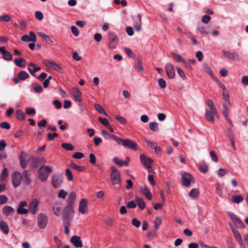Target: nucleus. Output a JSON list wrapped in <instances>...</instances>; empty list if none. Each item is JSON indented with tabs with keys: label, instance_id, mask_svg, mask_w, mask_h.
<instances>
[{
	"label": "nucleus",
	"instance_id": "1",
	"mask_svg": "<svg viewBox=\"0 0 248 248\" xmlns=\"http://www.w3.org/2000/svg\"><path fill=\"white\" fill-rule=\"evenodd\" d=\"M52 172V169L51 167L43 166L38 170V175L39 179L43 182L46 181L49 174Z\"/></svg>",
	"mask_w": 248,
	"mask_h": 248
},
{
	"label": "nucleus",
	"instance_id": "2",
	"mask_svg": "<svg viewBox=\"0 0 248 248\" xmlns=\"http://www.w3.org/2000/svg\"><path fill=\"white\" fill-rule=\"evenodd\" d=\"M140 160L141 164L148 170L149 172H154L152 167L154 160L151 158L147 157L144 154H141L140 155Z\"/></svg>",
	"mask_w": 248,
	"mask_h": 248
},
{
	"label": "nucleus",
	"instance_id": "3",
	"mask_svg": "<svg viewBox=\"0 0 248 248\" xmlns=\"http://www.w3.org/2000/svg\"><path fill=\"white\" fill-rule=\"evenodd\" d=\"M111 172L110 174V179L112 183L116 185L121 182V176L120 172L114 167L110 168Z\"/></svg>",
	"mask_w": 248,
	"mask_h": 248
},
{
	"label": "nucleus",
	"instance_id": "4",
	"mask_svg": "<svg viewBox=\"0 0 248 248\" xmlns=\"http://www.w3.org/2000/svg\"><path fill=\"white\" fill-rule=\"evenodd\" d=\"M230 227L232 232L234 236H235L236 241L238 243V244L240 245L241 248H245V245L243 241V240L241 237V235L240 234L239 231L235 229L234 227L233 226V225L231 224H229Z\"/></svg>",
	"mask_w": 248,
	"mask_h": 248
},
{
	"label": "nucleus",
	"instance_id": "5",
	"mask_svg": "<svg viewBox=\"0 0 248 248\" xmlns=\"http://www.w3.org/2000/svg\"><path fill=\"white\" fill-rule=\"evenodd\" d=\"M48 222V217L43 214H39L37 216L38 227L41 229H45Z\"/></svg>",
	"mask_w": 248,
	"mask_h": 248
},
{
	"label": "nucleus",
	"instance_id": "6",
	"mask_svg": "<svg viewBox=\"0 0 248 248\" xmlns=\"http://www.w3.org/2000/svg\"><path fill=\"white\" fill-rule=\"evenodd\" d=\"M43 62L48 70L53 69L58 72H60L62 70L61 66L54 61L44 60Z\"/></svg>",
	"mask_w": 248,
	"mask_h": 248
},
{
	"label": "nucleus",
	"instance_id": "7",
	"mask_svg": "<svg viewBox=\"0 0 248 248\" xmlns=\"http://www.w3.org/2000/svg\"><path fill=\"white\" fill-rule=\"evenodd\" d=\"M88 201L86 199H82L79 202L78 211L82 215L87 213L88 210Z\"/></svg>",
	"mask_w": 248,
	"mask_h": 248
},
{
	"label": "nucleus",
	"instance_id": "8",
	"mask_svg": "<svg viewBox=\"0 0 248 248\" xmlns=\"http://www.w3.org/2000/svg\"><path fill=\"white\" fill-rule=\"evenodd\" d=\"M39 202L37 199H33L29 205L28 210L31 214H36L39 211Z\"/></svg>",
	"mask_w": 248,
	"mask_h": 248
},
{
	"label": "nucleus",
	"instance_id": "9",
	"mask_svg": "<svg viewBox=\"0 0 248 248\" xmlns=\"http://www.w3.org/2000/svg\"><path fill=\"white\" fill-rule=\"evenodd\" d=\"M193 181V178L189 173L184 172L182 174L181 182L183 186H189Z\"/></svg>",
	"mask_w": 248,
	"mask_h": 248
},
{
	"label": "nucleus",
	"instance_id": "10",
	"mask_svg": "<svg viewBox=\"0 0 248 248\" xmlns=\"http://www.w3.org/2000/svg\"><path fill=\"white\" fill-rule=\"evenodd\" d=\"M74 212L73 205L67 204L62 212V216L63 219L66 220L69 219L70 216L73 214Z\"/></svg>",
	"mask_w": 248,
	"mask_h": 248
},
{
	"label": "nucleus",
	"instance_id": "11",
	"mask_svg": "<svg viewBox=\"0 0 248 248\" xmlns=\"http://www.w3.org/2000/svg\"><path fill=\"white\" fill-rule=\"evenodd\" d=\"M227 214L237 227L245 228V225L244 223L239 218H238L235 215L230 212H228Z\"/></svg>",
	"mask_w": 248,
	"mask_h": 248
},
{
	"label": "nucleus",
	"instance_id": "12",
	"mask_svg": "<svg viewBox=\"0 0 248 248\" xmlns=\"http://www.w3.org/2000/svg\"><path fill=\"white\" fill-rule=\"evenodd\" d=\"M165 68L168 77L170 79L173 78L175 76V71L173 65L170 63H167L165 65Z\"/></svg>",
	"mask_w": 248,
	"mask_h": 248
},
{
	"label": "nucleus",
	"instance_id": "13",
	"mask_svg": "<svg viewBox=\"0 0 248 248\" xmlns=\"http://www.w3.org/2000/svg\"><path fill=\"white\" fill-rule=\"evenodd\" d=\"M22 175L18 171H15L12 175V183L15 187L18 186L21 182Z\"/></svg>",
	"mask_w": 248,
	"mask_h": 248
},
{
	"label": "nucleus",
	"instance_id": "14",
	"mask_svg": "<svg viewBox=\"0 0 248 248\" xmlns=\"http://www.w3.org/2000/svg\"><path fill=\"white\" fill-rule=\"evenodd\" d=\"M121 144L124 147L134 151H137L138 150L137 143L135 141L131 140L128 139L123 140Z\"/></svg>",
	"mask_w": 248,
	"mask_h": 248
},
{
	"label": "nucleus",
	"instance_id": "15",
	"mask_svg": "<svg viewBox=\"0 0 248 248\" xmlns=\"http://www.w3.org/2000/svg\"><path fill=\"white\" fill-rule=\"evenodd\" d=\"M70 93L74 96L76 101L80 103L82 101V94L80 90L76 87L70 90Z\"/></svg>",
	"mask_w": 248,
	"mask_h": 248
},
{
	"label": "nucleus",
	"instance_id": "16",
	"mask_svg": "<svg viewBox=\"0 0 248 248\" xmlns=\"http://www.w3.org/2000/svg\"><path fill=\"white\" fill-rule=\"evenodd\" d=\"M217 111L216 108H210V109H206L205 117L206 119L211 122L214 120V116L217 115Z\"/></svg>",
	"mask_w": 248,
	"mask_h": 248
},
{
	"label": "nucleus",
	"instance_id": "17",
	"mask_svg": "<svg viewBox=\"0 0 248 248\" xmlns=\"http://www.w3.org/2000/svg\"><path fill=\"white\" fill-rule=\"evenodd\" d=\"M27 205V202L25 201H21L17 209V213L20 215H26L29 212V210L24 208Z\"/></svg>",
	"mask_w": 248,
	"mask_h": 248
},
{
	"label": "nucleus",
	"instance_id": "18",
	"mask_svg": "<svg viewBox=\"0 0 248 248\" xmlns=\"http://www.w3.org/2000/svg\"><path fill=\"white\" fill-rule=\"evenodd\" d=\"M29 34L30 35L26 34L22 36L21 37V40L25 42H35L36 41V36L35 33L32 31H31Z\"/></svg>",
	"mask_w": 248,
	"mask_h": 248
},
{
	"label": "nucleus",
	"instance_id": "19",
	"mask_svg": "<svg viewBox=\"0 0 248 248\" xmlns=\"http://www.w3.org/2000/svg\"><path fill=\"white\" fill-rule=\"evenodd\" d=\"M222 53L225 57L230 60L233 61L239 60V55L235 53L230 52L226 50H223Z\"/></svg>",
	"mask_w": 248,
	"mask_h": 248
},
{
	"label": "nucleus",
	"instance_id": "20",
	"mask_svg": "<svg viewBox=\"0 0 248 248\" xmlns=\"http://www.w3.org/2000/svg\"><path fill=\"white\" fill-rule=\"evenodd\" d=\"M70 242L76 248H81L83 246V244L80 237L78 236L75 235L71 237Z\"/></svg>",
	"mask_w": 248,
	"mask_h": 248
},
{
	"label": "nucleus",
	"instance_id": "21",
	"mask_svg": "<svg viewBox=\"0 0 248 248\" xmlns=\"http://www.w3.org/2000/svg\"><path fill=\"white\" fill-rule=\"evenodd\" d=\"M0 53L2 55L3 58L7 61L12 60L13 57L10 53L6 51L5 47L1 46L0 47Z\"/></svg>",
	"mask_w": 248,
	"mask_h": 248
},
{
	"label": "nucleus",
	"instance_id": "22",
	"mask_svg": "<svg viewBox=\"0 0 248 248\" xmlns=\"http://www.w3.org/2000/svg\"><path fill=\"white\" fill-rule=\"evenodd\" d=\"M62 182V178L55 175L52 177V183L53 186L55 188H58L61 186Z\"/></svg>",
	"mask_w": 248,
	"mask_h": 248
},
{
	"label": "nucleus",
	"instance_id": "23",
	"mask_svg": "<svg viewBox=\"0 0 248 248\" xmlns=\"http://www.w3.org/2000/svg\"><path fill=\"white\" fill-rule=\"evenodd\" d=\"M140 190L142 192H143L145 196V197L148 200H151L152 199V193L149 190V189L146 186H141L140 187Z\"/></svg>",
	"mask_w": 248,
	"mask_h": 248
},
{
	"label": "nucleus",
	"instance_id": "24",
	"mask_svg": "<svg viewBox=\"0 0 248 248\" xmlns=\"http://www.w3.org/2000/svg\"><path fill=\"white\" fill-rule=\"evenodd\" d=\"M0 229L5 234H8L9 232L8 225L5 221H0Z\"/></svg>",
	"mask_w": 248,
	"mask_h": 248
},
{
	"label": "nucleus",
	"instance_id": "25",
	"mask_svg": "<svg viewBox=\"0 0 248 248\" xmlns=\"http://www.w3.org/2000/svg\"><path fill=\"white\" fill-rule=\"evenodd\" d=\"M2 211L4 215L9 216L15 212V209L10 206L6 205L3 207Z\"/></svg>",
	"mask_w": 248,
	"mask_h": 248
},
{
	"label": "nucleus",
	"instance_id": "26",
	"mask_svg": "<svg viewBox=\"0 0 248 248\" xmlns=\"http://www.w3.org/2000/svg\"><path fill=\"white\" fill-rule=\"evenodd\" d=\"M171 55L173 57V58L177 62H182L183 63H184L186 66H187L188 64L187 62L181 55L174 53H171Z\"/></svg>",
	"mask_w": 248,
	"mask_h": 248
},
{
	"label": "nucleus",
	"instance_id": "27",
	"mask_svg": "<svg viewBox=\"0 0 248 248\" xmlns=\"http://www.w3.org/2000/svg\"><path fill=\"white\" fill-rule=\"evenodd\" d=\"M154 229L155 230H158L160 226L162 223V218L160 216L157 217L155 218L154 221Z\"/></svg>",
	"mask_w": 248,
	"mask_h": 248
},
{
	"label": "nucleus",
	"instance_id": "28",
	"mask_svg": "<svg viewBox=\"0 0 248 248\" xmlns=\"http://www.w3.org/2000/svg\"><path fill=\"white\" fill-rule=\"evenodd\" d=\"M203 68L205 71L214 80H217V78L214 76L213 71L209 66L207 64H203Z\"/></svg>",
	"mask_w": 248,
	"mask_h": 248
},
{
	"label": "nucleus",
	"instance_id": "29",
	"mask_svg": "<svg viewBox=\"0 0 248 248\" xmlns=\"http://www.w3.org/2000/svg\"><path fill=\"white\" fill-rule=\"evenodd\" d=\"M76 193L75 192H71L67 198V204L73 205L76 199Z\"/></svg>",
	"mask_w": 248,
	"mask_h": 248
},
{
	"label": "nucleus",
	"instance_id": "30",
	"mask_svg": "<svg viewBox=\"0 0 248 248\" xmlns=\"http://www.w3.org/2000/svg\"><path fill=\"white\" fill-rule=\"evenodd\" d=\"M135 202L138 204V206L141 210H143L145 207V203L144 201L138 197H136L135 198Z\"/></svg>",
	"mask_w": 248,
	"mask_h": 248
},
{
	"label": "nucleus",
	"instance_id": "31",
	"mask_svg": "<svg viewBox=\"0 0 248 248\" xmlns=\"http://www.w3.org/2000/svg\"><path fill=\"white\" fill-rule=\"evenodd\" d=\"M15 64L19 67H25L26 66V61L22 58H17L15 60Z\"/></svg>",
	"mask_w": 248,
	"mask_h": 248
},
{
	"label": "nucleus",
	"instance_id": "32",
	"mask_svg": "<svg viewBox=\"0 0 248 248\" xmlns=\"http://www.w3.org/2000/svg\"><path fill=\"white\" fill-rule=\"evenodd\" d=\"M118 42V38L116 35L114 33L109 34V43L113 46L117 45Z\"/></svg>",
	"mask_w": 248,
	"mask_h": 248
},
{
	"label": "nucleus",
	"instance_id": "33",
	"mask_svg": "<svg viewBox=\"0 0 248 248\" xmlns=\"http://www.w3.org/2000/svg\"><path fill=\"white\" fill-rule=\"evenodd\" d=\"M39 35L45 41L50 43H53L54 40L47 34L44 32H39Z\"/></svg>",
	"mask_w": 248,
	"mask_h": 248
},
{
	"label": "nucleus",
	"instance_id": "34",
	"mask_svg": "<svg viewBox=\"0 0 248 248\" xmlns=\"http://www.w3.org/2000/svg\"><path fill=\"white\" fill-rule=\"evenodd\" d=\"M29 65L32 66L33 68V70H32L31 68H28V70L30 72V73L33 76H35L33 73H35L41 69L40 67L36 66L35 64L33 63H30Z\"/></svg>",
	"mask_w": 248,
	"mask_h": 248
},
{
	"label": "nucleus",
	"instance_id": "35",
	"mask_svg": "<svg viewBox=\"0 0 248 248\" xmlns=\"http://www.w3.org/2000/svg\"><path fill=\"white\" fill-rule=\"evenodd\" d=\"M222 113L225 116L226 120L230 124H232V122L229 118V112L227 109V105L226 104H224L223 106Z\"/></svg>",
	"mask_w": 248,
	"mask_h": 248
},
{
	"label": "nucleus",
	"instance_id": "36",
	"mask_svg": "<svg viewBox=\"0 0 248 248\" xmlns=\"http://www.w3.org/2000/svg\"><path fill=\"white\" fill-rule=\"evenodd\" d=\"M136 21L137 22V24L134 25V28L135 30L139 31L141 29V16L140 15H138V16L136 18Z\"/></svg>",
	"mask_w": 248,
	"mask_h": 248
},
{
	"label": "nucleus",
	"instance_id": "37",
	"mask_svg": "<svg viewBox=\"0 0 248 248\" xmlns=\"http://www.w3.org/2000/svg\"><path fill=\"white\" fill-rule=\"evenodd\" d=\"M70 166L74 169L78 171H83L85 170V167L84 166H80L77 165L75 163L72 162L70 163Z\"/></svg>",
	"mask_w": 248,
	"mask_h": 248
},
{
	"label": "nucleus",
	"instance_id": "38",
	"mask_svg": "<svg viewBox=\"0 0 248 248\" xmlns=\"http://www.w3.org/2000/svg\"><path fill=\"white\" fill-rule=\"evenodd\" d=\"M243 198L240 195H235V196H233L232 197V202L237 204H239L240 202H241L243 201Z\"/></svg>",
	"mask_w": 248,
	"mask_h": 248
},
{
	"label": "nucleus",
	"instance_id": "39",
	"mask_svg": "<svg viewBox=\"0 0 248 248\" xmlns=\"http://www.w3.org/2000/svg\"><path fill=\"white\" fill-rule=\"evenodd\" d=\"M16 117L17 119L20 120H24L25 119V114L22 110L20 109L16 110Z\"/></svg>",
	"mask_w": 248,
	"mask_h": 248
},
{
	"label": "nucleus",
	"instance_id": "40",
	"mask_svg": "<svg viewBox=\"0 0 248 248\" xmlns=\"http://www.w3.org/2000/svg\"><path fill=\"white\" fill-rule=\"evenodd\" d=\"M94 108L96 109V110L98 111L100 113L104 114L106 116H108V114L105 111V109L99 104H95Z\"/></svg>",
	"mask_w": 248,
	"mask_h": 248
},
{
	"label": "nucleus",
	"instance_id": "41",
	"mask_svg": "<svg viewBox=\"0 0 248 248\" xmlns=\"http://www.w3.org/2000/svg\"><path fill=\"white\" fill-rule=\"evenodd\" d=\"M18 77L21 80H25L29 77V76L26 72L21 71L18 74Z\"/></svg>",
	"mask_w": 248,
	"mask_h": 248
},
{
	"label": "nucleus",
	"instance_id": "42",
	"mask_svg": "<svg viewBox=\"0 0 248 248\" xmlns=\"http://www.w3.org/2000/svg\"><path fill=\"white\" fill-rule=\"evenodd\" d=\"M198 31L201 33L209 34L210 31H208L206 28L203 26L199 25L197 28Z\"/></svg>",
	"mask_w": 248,
	"mask_h": 248
},
{
	"label": "nucleus",
	"instance_id": "43",
	"mask_svg": "<svg viewBox=\"0 0 248 248\" xmlns=\"http://www.w3.org/2000/svg\"><path fill=\"white\" fill-rule=\"evenodd\" d=\"M62 147L67 151H73L74 149L73 145L68 143H62Z\"/></svg>",
	"mask_w": 248,
	"mask_h": 248
},
{
	"label": "nucleus",
	"instance_id": "44",
	"mask_svg": "<svg viewBox=\"0 0 248 248\" xmlns=\"http://www.w3.org/2000/svg\"><path fill=\"white\" fill-rule=\"evenodd\" d=\"M8 176V171L7 168H4L3 170L0 174V180L1 181H5L6 178Z\"/></svg>",
	"mask_w": 248,
	"mask_h": 248
},
{
	"label": "nucleus",
	"instance_id": "45",
	"mask_svg": "<svg viewBox=\"0 0 248 248\" xmlns=\"http://www.w3.org/2000/svg\"><path fill=\"white\" fill-rule=\"evenodd\" d=\"M33 88L34 91L37 93H40L43 91V88L40 84L34 83L33 85Z\"/></svg>",
	"mask_w": 248,
	"mask_h": 248
},
{
	"label": "nucleus",
	"instance_id": "46",
	"mask_svg": "<svg viewBox=\"0 0 248 248\" xmlns=\"http://www.w3.org/2000/svg\"><path fill=\"white\" fill-rule=\"evenodd\" d=\"M61 208L58 205H55L53 207V213L57 216L60 215Z\"/></svg>",
	"mask_w": 248,
	"mask_h": 248
},
{
	"label": "nucleus",
	"instance_id": "47",
	"mask_svg": "<svg viewBox=\"0 0 248 248\" xmlns=\"http://www.w3.org/2000/svg\"><path fill=\"white\" fill-rule=\"evenodd\" d=\"M199 191L196 188H193L189 193V196L191 198H195L198 196Z\"/></svg>",
	"mask_w": 248,
	"mask_h": 248
},
{
	"label": "nucleus",
	"instance_id": "48",
	"mask_svg": "<svg viewBox=\"0 0 248 248\" xmlns=\"http://www.w3.org/2000/svg\"><path fill=\"white\" fill-rule=\"evenodd\" d=\"M65 175L66 176L68 181H71L73 180L72 173L69 169H66L65 170Z\"/></svg>",
	"mask_w": 248,
	"mask_h": 248
},
{
	"label": "nucleus",
	"instance_id": "49",
	"mask_svg": "<svg viewBox=\"0 0 248 248\" xmlns=\"http://www.w3.org/2000/svg\"><path fill=\"white\" fill-rule=\"evenodd\" d=\"M115 118L122 124H125L126 123V119L120 115H116L115 116Z\"/></svg>",
	"mask_w": 248,
	"mask_h": 248
},
{
	"label": "nucleus",
	"instance_id": "50",
	"mask_svg": "<svg viewBox=\"0 0 248 248\" xmlns=\"http://www.w3.org/2000/svg\"><path fill=\"white\" fill-rule=\"evenodd\" d=\"M157 230H155L154 229L153 231L148 232L147 234V237L149 238H152L156 237L157 235Z\"/></svg>",
	"mask_w": 248,
	"mask_h": 248
},
{
	"label": "nucleus",
	"instance_id": "51",
	"mask_svg": "<svg viewBox=\"0 0 248 248\" xmlns=\"http://www.w3.org/2000/svg\"><path fill=\"white\" fill-rule=\"evenodd\" d=\"M159 87L162 89H164L167 85L166 81L163 78H159L157 80Z\"/></svg>",
	"mask_w": 248,
	"mask_h": 248
},
{
	"label": "nucleus",
	"instance_id": "52",
	"mask_svg": "<svg viewBox=\"0 0 248 248\" xmlns=\"http://www.w3.org/2000/svg\"><path fill=\"white\" fill-rule=\"evenodd\" d=\"M67 195V192L63 189H61L58 194V197L59 198L65 199Z\"/></svg>",
	"mask_w": 248,
	"mask_h": 248
},
{
	"label": "nucleus",
	"instance_id": "53",
	"mask_svg": "<svg viewBox=\"0 0 248 248\" xmlns=\"http://www.w3.org/2000/svg\"><path fill=\"white\" fill-rule=\"evenodd\" d=\"M176 68L179 76L183 79H186V77L183 70L178 67H176Z\"/></svg>",
	"mask_w": 248,
	"mask_h": 248
},
{
	"label": "nucleus",
	"instance_id": "54",
	"mask_svg": "<svg viewBox=\"0 0 248 248\" xmlns=\"http://www.w3.org/2000/svg\"><path fill=\"white\" fill-rule=\"evenodd\" d=\"M11 20V17L7 14H5L3 16H0V21L9 22Z\"/></svg>",
	"mask_w": 248,
	"mask_h": 248
},
{
	"label": "nucleus",
	"instance_id": "55",
	"mask_svg": "<svg viewBox=\"0 0 248 248\" xmlns=\"http://www.w3.org/2000/svg\"><path fill=\"white\" fill-rule=\"evenodd\" d=\"M136 68H137L138 69L139 72L140 74H142L143 73L144 68H143V66H142L141 63L140 62H138V63L136 66Z\"/></svg>",
	"mask_w": 248,
	"mask_h": 248
},
{
	"label": "nucleus",
	"instance_id": "56",
	"mask_svg": "<svg viewBox=\"0 0 248 248\" xmlns=\"http://www.w3.org/2000/svg\"><path fill=\"white\" fill-rule=\"evenodd\" d=\"M150 128L154 131H156L158 129V124L156 122H151L149 124Z\"/></svg>",
	"mask_w": 248,
	"mask_h": 248
},
{
	"label": "nucleus",
	"instance_id": "57",
	"mask_svg": "<svg viewBox=\"0 0 248 248\" xmlns=\"http://www.w3.org/2000/svg\"><path fill=\"white\" fill-rule=\"evenodd\" d=\"M22 179L24 182L27 184H29L30 182L29 177L28 176L27 172L25 171L22 174Z\"/></svg>",
	"mask_w": 248,
	"mask_h": 248
},
{
	"label": "nucleus",
	"instance_id": "58",
	"mask_svg": "<svg viewBox=\"0 0 248 248\" xmlns=\"http://www.w3.org/2000/svg\"><path fill=\"white\" fill-rule=\"evenodd\" d=\"M71 29L72 32L75 36H78L79 35V30L76 26H72Z\"/></svg>",
	"mask_w": 248,
	"mask_h": 248
},
{
	"label": "nucleus",
	"instance_id": "59",
	"mask_svg": "<svg viewBox=\"0 0 248 248\" xmlns=\"http://www.w3.org/2000/svg\"><path fill=\"white\" fill-rule=\"evenodd\" d=\"M98 120L102 124L107 127L109 125V122L106 118H102L100 117L98 119Z\"/></svg>",
	"mask_w": 248,
	"mask_h": 248
},
{
	"label": "nucleus",
	"instance_id": "60",
	"mask_svg": "<svg viewBox=\"0 0 248 248\" xmlns=\"http://www.w3.org/2000/svg\"><path fill=\"white\" fill-rule=\"evenodd\" d=\"M84 154L81 152H76L74 154L72 157L76 159H81L84 157Z\"/></svg>",
	"mask_w": 248,
	"mask_h": 248
},
{
	"label": "nucleus",
	"instance_id": "61",
	"mask_svg": "<svg viewBox=\"0 0 248 248\" xmlns=\"http://www.w3.org/2000/svg\"><path fill=\"white\" fill-rule=\"evenodd\" d=\"M228 173V170L226 169L221 168L219 169L218 172V175L222 177Z\"/></svg>",
	"mask_w": 248,
	"mask_h": 248
},
{
	"label": "nucleus",
	"instance_id": "62",
	"mask_svg": "<svg viewBox=\"0 0 248 248\" xmlns=\"http://www.w3.org/2000/svg\"><path fill=\"white\" fill-rule=\"evenodd\" d=\"M26 113L28 115H34L36 113V110L34 108H29L26 109Z\"/></svg>",
	"mask_w": 248,
	"mask_h": 248
},
{
	"label": "nucleus",
	"instance_id": "63",
	"mask_svg": "<svg viewBox=\"0 0 248 248\" xmlns=\"http://www.w3.org/2000/svg\"><path fill=\"white\" fill-rule=\"evenodd\" d=\"M144 141L146 143L147 145L152 148H154V147L156 145V143L153 141H152L147 139H144Z\"/></svg>",
	"mask_w": 248,
	"mask_h": 248
},
{
	"label": "nucleus",
	"instance_id": "64",
	"mask_svg": "<svg viewBox=\"0 0 248 248\" xmlns=\"http://www.w3.org/2000/svg\"><path fill=\"white\" fill-rule=\"evenodd\" d=\"M96 197L98 199H102L105 196V192L103 191H99L95 193Z\"/></svg>",
	"mask_w": 248,
	"mask_h": 248
}]
</instances>
